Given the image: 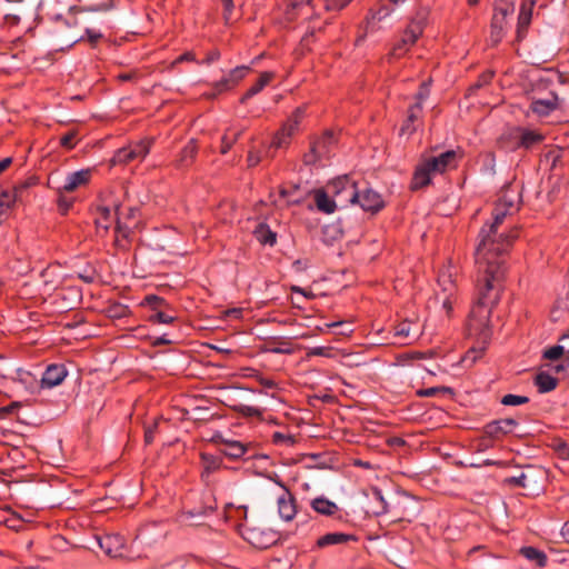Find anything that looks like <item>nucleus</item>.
I'll return each instance as SVG.
<instances>
[{
  "label": "nucleus",
  "instance_id": "nucleus-1",
  "mask_svg": "<svg viewBox=\"0 0 569 569\" xmlns=\"http://www.w3.org/2000/svg\"><path fill=\"white\" fill-rule=\"evenodd\" d=\"M519 192L507 189L492 210V220L481 228L475 251L478 271V299L473 303L467 323L468 333L486 343L491 335L489 327L492 306L497 302L500 282L506 273L505 256L517 231H500L506 217L518 210Z\"/></svg>",
  "mask_w": 569,
  "mask_h": 569
},
{
  "label": "nucleus",
  "instance_id": "nucleus-2",
  "mask_svg": "<svg viewBox=\"0 0 569 569\" xmlns=\"http://www.w3.org/2000/svg\"><path fill=\"white\" fill-rule=\"evenodd\" d=\"M306 116V108L298 107L293 110L291 116L281 126V128L273 134L270 144L266 151V157L273 158L274 151L286 149L291 142V138L298 131L302 119Z\"/></svg>",
  "mask_w": 569,
  "mask_h": 569
},
{
  "label": "nucleus",
  "instance_id": "nucleus-3",
  "mask_svg": "<svg viewBox=\"0 0 569 569\" xmlns=\"http://www.w3.org/2000/svg\"><path fill=\"white\" fill-rule=\"evenodd\" d=\"M216 509V500H210V503H203V500H192V503L183 506L177 515V521L182 526H201Z\"/></svg>",
  "mask_w": 569,
  "mask_h": 569
},
{
  "label": "nucleus",
  "instance_id": "nucleus-4",
  "mask_svg": "<svg viewBox=\"0 0 569 569\" xmlns=\"http://www.w3.org/2000/svg\"><path fill=\"white\" fill-rule=\"evenodd\" d=\"M122 211L119 203L111 209L107 206H100L97 209L96 224L99 229L108 231L113 222H116V231L123 237H128L131 226L122 222Z\"/></svg>",
  "mask_w": 569,
  "mask_h": 569
},
{
  "label": "nucleus",
  "instance_id": "nucleus-5",
  "mask_svg": "<svg viewBox=\"0 0 569 569\" xmlns=\"http://www.w3.org/2000/svg\"><path fill=\"white\" fill-rule=\"evenodd\" d=\"M336 143L331 131H326L321 137L311 143L310 151L303 156V161L308 166H316L327 159Z\"/></svg>",
  "mask_w": 569,
  "mask_h": 569
},
{
  "label": "nucleus",
  "instance_id": "nucleus-6",
  "mask_svg": "<svg viewBox=\"0 0 569 569\" xmlns=\"http://www.w3.org/2000/svg\"><path fill=\"white\" fill-rule=\"evenodd\" d=\"M151 142V140L144 139L120 148L113 154L112 163L127 164L132 161H142L150 152Z\"/></svg>",
  "mask_w": 569,
  "mask_h": 569
},
{
  "label": "nucleus",
  "instance_id": "nucleus-7",
  "mask_svg": "<svg viewBox=\"0 0 569 569\" xmlns=\"http://www.w3.org/2000/svg\"><path fill=\"white\" fill-rule=\"evenodd\" d=\"M243 538L258 549H267L278 541V533L263 526L244 525L242 530Z\"/></svg>",
  "mask_w": 569,
  "mask_h": 569
},
{
  "label": "nucleus",
  "instance_id": "nucleus-8",
  "mask_svg": "<svg viewBox=\"0 0 569 569\" xmlns=\"http://www.w3.org/2000/svg\"><path fill=\"white\" fill-rule=\"evenodd\" d=\"M425 28V18L413 19L405 30L401 39L393 46L391 54L400 57L406 52L422 34Z\"/></svg>",
  "mask_w": 569,
  "mask_h": 569
},
{
  "label": "nucleus",
  "instance_id": "nucleus-9",
  "mask_svg": "<svg viewBox=\"0 0 569 569\" xmlns=\"http://www.w3.org/2000/svg\"><path fill=\"white\" fill-rule=\"evenodd\" d=\"M287 14L289 19L311 20L318 17L320 12L316 10L312 0H289Z\"/></svg>",
  "mask_w": 569,
  "mask_h": 569
},
{
  "label": "nucleus",
  "instance_id": "nucleus-10",
  "mask_svg": "<svg viewBox=\"0 0 569 569\" xmlns=\"http://www.w3.org/2000/svg\"><path fill=\"white\" fill-rule=\"evenodd\" d=\"M92 170L90 168L81 169L67 174L64 182L58 188L59 193L72 192L78 188L86 186L90 182Z\"/></svg>",
  "mask_w": 569,
  "mask_h": 569
},
{
  "label": "nucleus",
  "instance_id": "nucleus-11",
  "mask_svg": "<svg viewBox=\"0 0 569 569\" xmlns=\"http://www.w3.org/2000/svg\"><path fill=\"white\" fill-rule=\"evenodd\" d=\"M458 153L456 150H447L439 156L430 157L426 159L427 166L431 171L437 173H443L447 169L456 166Z\"/></svg>",
  "mask_w": 569,
  "mask_h": 569
},
{
  "label": "nucleus",
  "instance_id": "nucleus-12",
  "mask_svg": "<svg viewBox=\"0 0 569 569\" xmlns=\"http://www.w3.org/2000/svg\"><path fill=\"white\" fill-rule=\"evenodd\" d=\"M356 203H359L365 211L372 213L380 211L385 207L381 194L370 188H366L362 191L359 190V198Z\"/></svg>",
  "mask_w": 569,
  "mask_h": 569
},
{
  "label": "nucleus",
  "instance_id": "nucleus-13",
  "mask_svg": "<svg viewBox=\"0 0 569 569\" xmlns=\"http://www.w3.org/2000/svg\"><path fill=\"white\" fill-rule=\"evenodd\" d=\"M98 545L104 553L111 558L121 557L124 549L123 539L119 535H106L98 537Z\"/></svg>",
  "mask_w": 569,
  "mask_h": 569
},
{
  "label": "nucleus",
  "instance_id": "nucleus-14",
  "mask_svg": "<svg viewBox=\"0 0 569 569\" xmlns=\"http://www.w3.org/2000/svg\"><path fill=\"white\" fill-rule=\"evenodd\" d=\"M248 71L249 67L247 66H238L234 69L230 70L226 77H223L213 84L216 91L220 93L230 90L246 77Z\"/></svg>",
  "mask_w": 569,
  "mask_h": 569
},
{
  "label": "nucleus",
  "instance_id": "nucleus-15",
  "mask_svg": "<svg viewBox=\"0 0 569 569\" xmlns=\"http://www.w3.org/2000/svg\"><path fill=\"white\" fill-rule=\"evenodd\" d=\"M67 373V369L63 365L48 366L40 380L41 388H53L59 386L66 379Z\"/></svg>",
  "mask_w": 569,
  "mask_h": 569
},
{
  "label": "nucleus",
  "instance_id": "nucleus-16",
  "mask_svg": "<svg viewBox=\"0 0 569 569\" xmlns=\"http://www.w3.org/2000/svg\"><path fill=\"white\" fill-rule=\"evenodd\" d=\"M217 441L223 448H220V453L229 459L236 460L242 458L248 451V447L238 441L217 436Z\"/></svg>",
  "mask_w": 569,
  "mask_h": 569
},
{
  "label": "nucleus",
  "instance_id": "nucleus-17",
  "mask_svg": "<svg viewBox=\"0 0 569 569\" xmlns=\"http://www.w3.org/2000/svg\"><path fill=\"white\" fill-rule=\"evenodd\" d=\"M559 107V98L556 93L550 92L547 98L533 99L530 110L538 117H547Z\"/></svg>",
  "mask_w": 569,
  "mask_h": 569
},
{
  "label": "nucleus",
  "instance_id": "nucleus-18",
  "mask_svg": "<svg viewBox=\"0 0 569 569\" xmlns=\"http://www.w3.org/2000/svg\"><path fill=\"white\" fill-rule=\"evenodd\" d=\"M146 302L154 309V312L149 317L150 322L169 325L176 319L173 315L157 310L158 307L164 303L162 298L151 295L146 298Z\"/></svg>",
  "mask_w": 569,
  "mask_h": 569
},
{
  "label": "nucleus",
  "instance_id": "nucleus-19",
  "mask_svg": "<svg viewBox=\"0 0 569 569\" xmlns=\"http://www.w3.org/2000/svg\"><path fill=\"white\" fill-rule=\"evenodd\" d=\"M357 538L353 535L345 532H328L319 537L316 541L315 548L323 549L330 546L345 545L349 541H356Z\"/></svg>",
  "mask_w": 569,
  "mask_h": 569
},
{
  "label": "nucleus",
  "instance_id": "nucleus-20",
  "mask_svg": "<svg viewBox=\"0 0 569 569\" xmlns=\"http://www.w3.org/2000/svg\"><path fill=\"white\" fill-rule=\"evenodd\" d=\"M532 7L528 0H522L517 24V41L525 39L527 29L531 22Z\"/></svg>",
  "mask_w": 569,
  "mask_h": 569
},
{
  "label": "nucleus",
  "instance_id": "nucleus-21",
  "mask_svg": "<svg viewBox=\"0 0 569 569\" xmlns=\"http://www.w3.org/2000/svg\"><path fill=\"white\" fill-rule=\"evenodd\" d=\"M399 6H395L390 0H382L377 10H371L367 17V31L373 28L375 21H382L388 18Z\"/></svg>",
  "mask_w": 569,
  "mask_h": 569
},
{
  "label": "nucleus",
  "instance_id": "nucleus-22",
  "mask_svg": "<svg viewBox=\"0 0 569 569\" xmlns=\"http://www.w3.org/2000/svg\"><path fill=\"white\" fill-rule=\"evenodd\" d=\"M517 426L518 422L512 418L493 420L485 426V432L489 437H498L501 433L510 432Z\"/></svg>",
  "mask_w": 569,
  "mask_h": 569
},
{
  "label": "nucleus",
  "instance_id": "nucleus-23",
  "mask_svg": "<svg viewBox=\"0 0 569 569\" xmlns=\"http://www.w3.org/2000/svg\"><path fill=\"white\" fill-rule=\"evenodd\" d=\"M13 381L21 385L29 393L33 395L38 392L41 388L40 380L37 379L34 375L29 371L18 369L16 371V376Z\"/></svg>",
  "mask_w": 569,
  "mask_h": 569
},
{
  "label": "nucleus",
  "instance_id": "nucleus-24",
  "mask_svg": "<svg viewBox=\"0 0 569 569\" xmlns=\"http://www.w3.org/2000/svg\"><path fill=\"white\" fill-rule=\"evenodd\" d=\"M316 206L323 213H333L338 208L336 199L328 190H318L315 194Z\"/></svg>",
  "mask_w": 569,
  "mask_h": 569
},
{
  "label": "nucleus",
  "instance_id": "nucleus-25",
  "mask_svg": "<svg viewBox=\"0 0 569 569\" xmlns=\"http://www.w3.org/2000/svg\"><path fill=\"white\" fill-rule=\"evenodd\" d=\"M431 174H435L431 169L427 166L426 161H422L413 173L411 188L413 190L428 186L431 181Z\"/></svg>",
  "mask_w": 569,
  "mask_h": 569
},
{
  "label": "nucleus",
  "instance_id": "nucleus-26",
  "mask_svg": "<svg viewBox=\"0 0 569 569\" xmlns=\"http://www.w3.org/2000/svg\"><path fill=\"white\" fill-rule=\"evenodd\" d=\"M202 478H208L211 473L220 470L223 467V459L221 456L210 453L201 455Z\"/></svg>",
  "mask_w": 569,
  "mask_h": 569
},
{
  "label": "nucleus",
  "instance_id": "nucleus-27",
  "mask_svg": "<svg viewBox=\"0 0 569 569\" xmlns=\"http://www.w3.org/2000/svg\"><path fill=\"white\" fill-rule=\"evenodd\" d=\"M312 508L322 515L342 519L343 513L332 500H311Z\"/></svg>",
  "mask_w": 569,
  "mask_h": 569
},
{
  "label": "nucleus",
  "instance_id": "nucleus-28",
  "mask_svg": "<svg viewBox=\"0 0 569 569\" xmlns=\"http://www.w3.org/2000/svg\"><path fill=\"white\" fill-rule=\"evenodd\" d=\"M333 198L336 199L338 207H346L349 203H356L359 198V190L355 180L352 179L350 183L347 184V188Z\"/></svg>",
  "mask_w": 569,
  "mask_h": 569
},
{
  "label": "nucleus",
  "instance_id": "nucleus-29",
  "mask_svg": "<svg viewBox=\"0 0 569 569\" xmlns=\"http://www.w3.org/2000/svg\"><path fill=\"white\" fill-rule=\"evenodd\" d=\"M520 553L528 560L535 561L539 568H545L548 562L547 555L535 547H522Z\"/></svg>",
  "mask_w": 569,
  "mask_h": 569
},
{
  "label": "nucleus",
  "instance_id": "nucleus-30",
  "mask_svg": "<svg viewBox=\"0 0 569 569\" xmlns=\"http://www.w3.org/2000/svg\"><path fill=\"white\" fill-rule=\"evenodd\" d=\"M558 380L547 372H539L535 378V385L540 393H547L557 387Z\"/></svg>",
  "mask_w": 569,
  "mask_h": 569
},
{
  "label": "nucleus",
  "instance_id": "nucleus-31",
  "mask_svg": "<svg viewBox=\"0 0 569 569\" xmlns=\"http://www.w3.org/2000/svg\"><path fill=\"white\" fill-rule=\"evenodd\" d=\"M272 77L273 74L271 72L261 73L258 81L253 86H251L241 98V103H244L247 100L258 94L270 82Z\"/></svg>",
  "mask_w": 569,
  "mask_h": 569
},
{
  "label": "nucleus",
  "instance_id": "nucleus-32",
  "mask_svg": "<svg viewBox=\"0 0 569 569\" xmlns=\"http://www.w3.org/2000/svg\"><path fill=\"white\" fill-rule=\"evenodd\" d=\"M278 513L284 521H291L297 515L296 500H277Z\"/></svg>",
  "mask_w": 569,
  "mask_h": 569
},
{
  "label": "nucleus",
  "instance_id": "nucleus-33",
  "mask_svg": "<svg viewBox=\"0 0 569 569\" xmlns=\"http://www.w3.org/2000/svg\"><path fill=\"white\" fill-rule=\"evenodd\" d=\"M543 139V136L535 130L523 129L520 134L519 144L526 149H530L533 146L540 143Z\"/></svg>",
  "mask_w": 569,
  "mask_h": 569
},
{
  "label": "nucleus",
  "instance_id": "nucleus-34",
  "mask_svg": "<svg viewBox=\"0 0 569 569\" xmlns=\"http://www.w3.org/2000/svg\"><path fill=\"white\" fill-rule=\"evenodd\" d=\"M197 154V144L193 139H191L181 150L180 158H179V166L187 167L189 166L193 158Z\"/></svg>",
  "mask_w": 569,
  "mask_h": 569
},
{
  "label": "nucleus",
  "instance_id": "nucleus-35",
  "mask_svg": "<svg viewBox=\"0 0 569 569\" xmlns=\"http://www.w3.org/2000/svg\"><path fill=\"white\" fill-rule=\"evenodd\" d=\"M351 180L352 178L347 174L337 177L327 184L326 189L332 197H336L340 191L347 188V184L350 183Z\"/></svg>",
  "mask_w": 569,
  "mask_h": 569
},
{
  "label": "nucleus",
  "instance_id": "nucleus-36",
  "mask_svg": "<svg viewBox=\"0 0 569 569\" xmlns=\"http://www.w3.org/2000/svg\"><path fill=\"white\" fill-rule=\"evenodd\" d=\"M515 10V0H496L495 2V14L501 17L505 20L506 17L512 13Z\"/></svg>",
  "mask_w": 569,
  "mask_h": 569
},
{
  "label": "nucleus",
  "instance_id": "nucleus-37",
  "mask_svg": "<svg viewBox=\"0 0 569 569\" xmlns=\"http://www.w3.org/2000/svg\"><path fill=\"white\" fill-rule=\"evenodd\" d=\"M565 347L561 345H555L543 350L542 357L548 360H559L562 356L566 357Z\"/></svg>",
  "mask_w": 569,
  "mask_h": 569
},
{
  "label": "nucleus",
  "instance_id": "nucleus-38",
  "mask_svg": "<svg viewBox=\"0 0 569 569\" xmlns=\"http://www.w3.org/2000/svg\"><path fill=\"white\" fill-rule=\"evenodd\" d=\"M272 442L278 446L291 447L295 445L296 439L290 433H282L279 431L273 432Z\"/></svg>",
  "mask_w": 569,
  "mask_h": 569
},
{
  "label": "nucleus",
  "instance_id": "nucleus-39",
  "mask_svg": "<svg viewBox=\"0 0 569 569\" xmlns=\"http://www.w3.org/2000/svg\"><path fill=\"white\" fill-rule=\"evenodd\" d=\"M529 402V398L526 397V396H519V395H512V393H508V395H505L502 398H501V403L503 406H512V407H516V406H521V405H525Z\"/></svg>",
  "mask_w": 569,
  "mask_h": 569
},
{
  "label": "nucleus",
  "instance_id": "nucleus-40",
  "mask_svg": "<svg viewBox=\"0 0 569 569\" xmlns=\"http://www.w3.org/2000/svg\"><path fill=\"white\" fill-rule=\"evenodd\" d=\"M17 200V191L4 190L0 193V207L2 209H10Z\"/></svg>",
  "mask_w": 569,
  "mask_h": 569
},
{
  "label": "nucleus",
  "instance_id": "nucleus-41",
  "mask_svg": "<svg viewBox=\"0 0 569 569\" xmlns=\"http://www.w3.org/2000/svg\"><path fill=\"white\" fill-rule=\"evenodd\" d=\"M503 21L501 20V17H498V14H493L492 22H491V38L495 39V41H499L501 38V33L503 30Z\"/></svg>",
  "mask_w": 569,
  "mask_h": 569
},
{
  "label": "nucleus",
  "instance_id": "nucleus-42",
  "mask_svg": "<svg viewBox=\"0 0 569 569\" xmlns=\"http://www.w3.org/2000/svg\"><path fill=\"white\" fill-rule=\"evenodd\" d=\"M351 0H325L323 10L326 11H340L342 10Z\"/></svg>",
  "mask_w": 569,
  "mask_h": 569
},
{
  "label": "nucleus",
  "instance_id": "nucleus-43",
  "mask_svg": "<svg viewBox=\"0 0 569 569\" xmlns=\"http://www.w3.org/2000/svg\"><path fill=\"white\" fill-rule=\"evenodd\" d=\"M332 352L331 347L317 346L308 349L307 356H317V357H326L330 358Z\"/></svg>",
  "mask_w": 569,
  "mask_h": 569
},
{
  "label": "nucleus",
  "instance_id": "nucleus-44",
  "mask_svg": "<svg viewBox=\"0 0 569 569\" xmlns=\"http://www.w3.org/2000/svg\"><path fill=\"white\" fill-rule=\"evenodd\" d=\"M271 353L276 355H290L292 353L291 345L287 341H281L278 346H271L268 349Z\"/></svg>",
  "mask_w": 569,
  "mask_h": 569
},
{
  "label": "nucleus",
  "instance_id": "nucleus-45",
  "mask_svg": "<svg viewBox=\"0 0 569 569\" xmlns=\"http://www.w3.org/2000/svg\"><path fill=\"white\" fill-rule=\"evenodd\" d=\"M241 132L233 133L230 136L229 133H226L222 137V146H221V152L227 153L229 149L232 147V144L238 140Z\"/></svg>",
  "mask_w": 569,
  "mask_h": 569
},
{
  "label": "nucleus",
  "instance_id": "nucleus-46",
  "mask_svg": "<svg viewBox=\"0 0 569 569\" xmlns=\"http://www.w3.org/2000/svg\"><path fill=\"white\" fill-rule=\"evenodd\" d=\"M411 325L407 321L399 323L395 328V336L399 338H408L410 336Z\"/></svg>",
  "mask_w": 569,
  "mask_h": 569
},
{
  "label": "nucleus",
  "instance_id": "nucleus-47",
  "mask_svg": "<svg viewBox=\"0 0 569 569\" xmlns=\"http://www.w3.org/2000/svg\"><path fill=\"white\" fill-rule=\"evenodd\" d=\"M422 111V104L420 102H416L408 110V122H415L419 119Z\"/></svg>",
  "mask_w": 569,
  "mask_h": 569
},
{
  "label": "nucleus",
  "instance_id": "nucleus-48",
  "mask_svg": "<svg viewBox=\"0 0 569 569\" xmlns=\"http://www.w3.org/2000/svg\"><path fill=\"white\" fill-rule=\"evenodd\" d=\"M74 139H76V132L74 131H69L66 134L61 136L60 144L63 148L72 149L76 146Z\"/></svg>",
  "mask_w": 569,
  "mask_h": 569
},
{
  "label": "nucleus",
  "instance_id": "nucleus-49",
  "mask_svg": "<svg viewBox=\"0 0 569 569\" xmlns=\"http://www.w3.org/2000/svg\"><path fill=\"white\" fill-rule=\"evenodd\" d=\"M238 411L248 417H259L261 415V410L253 406L240 405L238 407Z\"/></svg>",
  "mask_w": 569,
  "mask_h": 569
},
{
  "label": "nucleus",
  "instance_id": "nucleus-50",
  "mask_svg": "<svg viewBox=\"0 0 569 569\" xmlns=\"http://www.w3.org/2000/svg\"><path fill=\"white\" fill-rule=\"evenodd\" d=\"M73 200L71 198H67L60 193L59 200H58V207L62 214H66L69 209L72 207Z\"/></svg>",
  "mask_w": 569,
  "mask_h": 569
},
{
  "label": "nucleus",
  "instance_id": "nucleus-51",
  "mask_svg": "<svg viewBox=\"0 0 569 569\" xmlns=\"http://www.w3.org/2000/svg\"><path fill=\"white\" fill-rule=\"evenodd\" d=\"M256 379L266 389H279V383L273 379L263 377L261 375H258Z\"/></svg>",
  "mask_w": 569,
  "mask_h": 569
},
{
  "label": "nucleus",
  "instance_id": "nucleus-52",
  "mask_svg": "<svg viewBox=\"0 0 569 569\" xmlns=\"http://www.w3.org/2000/svg\"><path fill=\"white\" fill-rule=\"evenodd\" d=\"M13 515H16L20 520L30 522L32 521L34 517V512L30 508H23L21 511H13Z\"/></svg>",
  "mask_w": 569,
  "mask_h": 569
},
{
  "label": "nucleus",
  "instance_id": "nucleus-53",
  "mask_svg": "<svg viewBox=\"0 0 569 569\" xmlns=\"http://www.w3.org/2000/svg\"><path fill=\"white\" fill-rule=\"evenodd\" d=\"M86 34L91 44H96L101 38L102 33L97 29H86Z\"/></svg>",
  "mask_w": 569,
  "mask_h": 569
},
{
  "label": "nucleus",
  "instance_id": "nucleus-54",
  "mask_svg": "<svg viewBox=\"0 0 569 569\" xmlns=\"http://www.w3.org/2000/svg\"><path fill=\"white\" fill-rule=\"evenodd\" d=\"M222 6L224 20L228 22L231 19V14L234 8L233 0H222Z\"/></svg>",
  "mask_w": 569,
  "mask_h": 569
},
{
  "label": "nucleus",
  "instance_id": "nucleus-55",
  "mask_svg": "<svg viewBox=\"0 0 569 569\" xmlns=\"http://www.w3.org/2000/svg\"><path fill=\"white\" fill-rule=\"evenodd\" d=\"M260 241L263 244L273 246L277 241L276 233L272 232L270 229H267L266 232L261 236Z\"/></svg>",
  "mask_w": 569,
  "mask_h": 569
},
{
  "label": "nucleus",
  "instance_id": "nucleus-56",
  "mask_svg": "<svg viewBox=\"0 0 569 569\" xmlns=\"http://www.w3.org/2000/svg\"><path fill=\"white\" fill-rule=\"evenodd\" d=\"M527 475L525 472H521L519 476H515V477H511L508 479V482L509 483H512L515 486H518V487H526L527 483Z\"/></svg>",
  "mask_w": 569,
  "mask_h": 569
},
{
  "label": "nucleus",
  "instance_id": "nucleus-57",
  "mask_svg": "<svg viewBox=\"0 0 569 569\" xmlns=\"http://www.w3.org/2000/svg\"><path fill=\"white\" fill-rule=\"evenodd\" d=\"M547 162H551V168H555L557 166V162L560 159V151L559 150H551L545 156Z\"/></svg>",
  "mask_w": 569,
  "mask_h": 569
},
{
  "label": "nucleus",
  "instance_id": "nucleus-58",
  "mask_svg": "<svg viewBox=\"0 0 569 569\" xmlns=\"http://www.w3.org/2000/svg\"><path fill=\"white\" fill-rule=\"evenodd\" d=\"M157 422H154L152 426L148 427L144 431V441L147 445L151 443L154 439V432L157 429Z\"/></svg>",
  "mask_w": 569,
  "mask_h": 569
},
{
  "label": "nucleus",
  "instance_id": "nucleus-59",
  "mask_svg": "<svg viewBox=\"0 0 569 569\" xmlns=\"http://www.w3.org/2000/svg\"><path fill=\"white\" fill-rule=\"evenodd\" d=\"M429 96V87L426 82H423L420 87L419 92L417 93L418 102L422 104V101H425Z\"/></svg>",
  "mask_w": 569,
  "mask_h": 569
},
{
  "label": "nucleus",
  "instance_id": "nucleus-60",
  "mask_svg": "<svg viewBox=\"0 0 569 569\" xmlns=\"http://www.w3.org/2000/svg\"><path fill=\"white\" fill-rule=\"evenodd\" d=\"M261 160L259 153L254 151H249L247 162L249 167H256Z\"/></svg>",
  "mask_w": 569,
  "mask_h": 569
},
{
  "label": "nucleus",
  "instance_id": "nucleus-61",
  "mask_svg": "<svg viewBox=\"0 0 569 569\" xmlns=\"http://www.w3.org/2000/svg\"><path fill=\"white\" fill-rule=\"evenodd\" d=\"M438 281H439V284L443 286L445 291L449 290V287H453V283H452L449 274L448 276L446 273L440 274Z\"/></svg>",
  "mask_w": 569,
  "mask_h": 569
},
{
  "label": "nucleus",
  "instance_id": "nucleus-62",
  "mask_svg": "<svg viewBox=\"0 0 569 569\" xmlns=\"http://www.w3.org/2000/svg\"><path fill=\"white\" fill-rule=\"evenodd\" d=\"M184 61H196V56L191 51L184 52L173 61V64L181 63Z\"/></svg>",
  "mask_w": 569,
  "mask_h": 569
},
{
  "label": "nucleus",
  "instance_id": "nucleus-63",
  "mask_svg": "<svg viewBox=\"0 0 569 569\" xmlns=\"http://www.w3.org/2000/svg\"><path fill=\"white\" fill-rule=\"evenodd\" d=\"M17 407L16 403H12L10 406L1 407L0 408V419L7 418L9 415H11Z\"/></svg>",
  "mask_w": 569,
  "mask_h": 569
},
{
  "label": "nucleus",
  "instance_id": "nucleus-64",
  "mask_svg": "<svg viewBox=\"0 0 569 569\" xmlns=\"http://www.w3.org/2000/svg\"><path fill=\"white\" fill-rule=\"evenodd\" d=\"M219 57H220V53L218 51H212L207 56L203 63L210 64V63L217 61L219 59Z\"/></svg>",
  "mask_w": 569,
  "mask_h": 569
}]
</instances>
